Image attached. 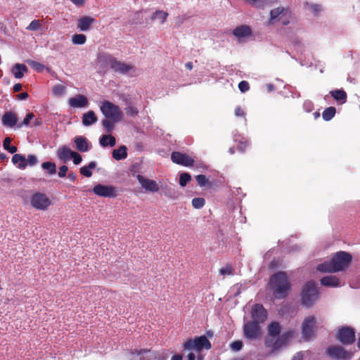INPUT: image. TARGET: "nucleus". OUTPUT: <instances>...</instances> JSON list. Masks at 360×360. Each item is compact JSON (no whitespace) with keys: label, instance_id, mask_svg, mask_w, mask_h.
Instances as JSON below:
<instances>
[{"label":"nucleus","instance_id":"412c9836","mask_svg":"<svg viewBox=\"0 0 360 360\" xmlns=\"http://www.w3.org/2000/svg\"><path fill=\"white\" fill-rule=\"evenodd\" d=\"M321 284L326 287H337L340 285V281L336 276H323L320 280Z\"/></svg>","mask_w":360,"mask_h":360},{"label":"nucleus","instance_id":"79ce46f5","mask_svg":"<svg viewBox=\"0 0 360 360\" xmlns=\"http://www.w3.org/2000/svg\"><path fill=\"white\" fill-rule=\"evenodd\" d=\"M195 179L200 186H210L211 183L208 181L206 176L204 174H199L195 176Z\"/></svg>","mask_w":360,"mask_h":360},{"label":"nucleus","instance_id":"2eb2a0df","mask_svg":"<svg viewBox=\"0 0 360 360\" xmlns=\"http://www.w3.org/2000/svg\"><path fill=\"white\" fill-rule=\"evenodd\" d=\"M251 315L254 321L263 323L267 318V311L262 304H255L252 308Z\"/></svg>","mask_w":360,"mask_h":360},{"label":"nucleus","instance_id":"e433bc0d","mask_svg":"<svg viewBox=\"0 0 360 360\" xmlns=\"http://www.w3.org/2000/svg\"><path fill=\"white\" fill-rule=\"evenodd\" d=\"M11 142V139L9 137H6L4 141L3 146L5 150L13 154L17 151L18 148L15 146H11V145H10Z\"/></svg>","mask_w":360,"mask_h":360},{"label":"nucleus","instance_id":"4d7b16f0","mask_svg":"<svg viewBox=\"0 0 360 360\" xmlns=\"http://www.w3.org/2000/svg\"><path fill=\"white\" fill-rule=\"evenodd\" d=\"M68 170V168L66 165H63L59 167L58 176L61 178L65 177L66 176V173Z\"/></svg>","mask_w":360,"mask_h":360},{"label":"nucleus","instance_id":"a19ab883","mask_svg":"<svg viewBox=\"0 0 360 360\" xmlns=\"http://www.w3.org/2000/svg\"><path fill=\"white\" fill-rule=\"evenodd\" d=\"M52 91L55 96H63L65 92V86L62 84H57L53 87Z\"/></svg>","mask_w":360,"mask_h":360},{"label":"nucleus","instance_id":"3c124183","mask_svg":"<svg viewBox=\"0 0 360 360\" xmlns=\"http://www.w3.org/2000/svg\"><path fill=\"white\" fill-rule=\"evenodd\" d=\"M238 88L241 92L244 93L249 90V89H250L249 83L246 81H241L238 84Z\"/></svg>","mask_w":360,"mask_h":360},{"label":"nucleus","instance_id":"f8f14e48","mask_svg":"<svg viewBox=\"0 0 360 360\" xmlns=\"http://www.w3.org/2000/svg\"><path fill=\"white\" fill-rule=\"evenodd\" d=\"M259 323L257 321H248L244 325V336L248 339H256L261 335Z\"/></svg>","mask_w":360,"mask_h":360},{"label":"nucleus","instance_id":"052dcab7","mask_svg":"<svg viewBox=\"0 0 360 360\" xmlns=\"http://www.w3.org/2000/svg\"><path fill=\"white\" fill-rule=\"evenodd\" d=\"M29 95L27 92H22L17 95L18 100H25L28 98Z\"/></svg>","mask_w":360,"mask_h":360},{"label":"nucleus","instance_id":"39448f33","mask_svg":"<svg viewBox=\"0 0 360 360\" xmlns=\"http://www.w3.org/2000/svg\"><path fill=\"white\" fill-rule=\"evenodd\" d=\"M100 108L106 118L110 119L114 122H119L122 117V112L119 106L108 101H103Z\"/></svg>","mask_w":360,"mask_h":360},{"label":"nucleus","instance_id":"c9c22d12","mask_svg":"<svg viewBox=\"0 0 360 360\" xmlns=\"http://www.w3.org/2000/svg\"><path fill=\"white\" fill-rule=\"evenodd\" d=\"M86 41V37L83 34H75L72 37V41L74 44H84Z\"/></svg>","mask_w":360,"mask_h":360},{"label":"nucleus","instance_id":"4c0bfd02","mask_svg":"<svg viewBox=\"0 0 360 360\" xmlns=\"http://www.w3.org/2000/svg\"><path fill=\"white\" fill-rule=\"evenodd\" d=\"M41 167L44 169L49 171V174H53L56 172V164L51 162H44L41 165Z\"/></svg>","mask_w":360,"mask_h":360},{"label":"nucleus","instance_id":"dca6fc26","mask_svg":"<svg viewBox=\"0 0 360 360\" xmlns=\"http://www.w3.org/2000/svg\"><path fill=\"white\" fill-rule=\"evenodd\" d=\"M95 21L96 20L93 17L82 16L77 20V29L82 32L88 31Z\"/></svg>","mask_w":360,"mask_h":360},{"label":"nucleus","instance_id":"4be33fe9","mask_svg":"<svg viewBox=\"0 0 360 360\" xmlns=\"http://www.w3.org/2000/svg\"><path fill=\"white\" fill-rule=\"evenodd\" d=\"M331 96L340 104L347 102V95L343 89H335L330 91Z\"/></svg>","mask_w":360,"mask_h":360},{"label":"nucleus","instance_id":"72a5a7b5","mask_svg":"<svg viewBox=\"0 0 360 360\" xmlns=\"http://www.w3.org/2000/svg\"><path fill=\"white\" fill-rule=\"evenodd\" d=\"M284 8L282 7H278L271 10L270 12L271 18L269 19V24H273L274 20L276 19L281 14H282Z\"/></svg>","mask_w":360,"mask_h":360},{"label":"nucleus","instance_id":"c756f323","mask_svg":"<svg viewBox=\"0 0 360 360\" xmlns=\"http://www.w3.org/2000/svg\"><path fill=\"white\" fill-rule=\"evenodd\" d=\"M281 332V326L278 322H272L268 326V333L272 337H276Z\"/></svg>","mask_w":360,"mask_h":360},{"label":"nucleus","instance_id":"a878e982","mask_svg":"<svg viewBox=\"0 0 360 360\" xmlns=\"http://www.w3.org/2000/svg\"><path fill=\"white\" fill-rule=\"evenodd\" d=\"M127 157V148L125 146H121L117 149L112 151V158L116 160H124Z\"/></svg>","mask_w":360,"mask_h":360},{"label":"nucleus","instance_id":"c85d7f7f","mask_svg":"<svg viewBox=\"0 0 360 360\" xmlns=\"http://www.w3.org/2000/svg\"><path fill=\"white\" fill-rule=\"evenodd\" d=\"M116 143V139L115 138L109 134V135H103L102 137L100 139V144L103 146L106 147L108 146H110V147H113Z\"/></svg>","mask_w":360,"mask_h":360},{"label":"nucleus","instance_id":"f3484780","mask_svg":"<svg viewBox=\"0 0 360 360\" xmlns=\"http://www.w3.org/2000/svg\"><path fill=\"white\" fill-rule=\"evenodd\" d=\"M1 122L5 127L12 128L16 125L18 122V117L15 112L12 111H7L3 115Z\"/></svg>","mask_w":360,"mask_h":360},{"label":"nucleus","instance_id":"6e6d98bb","mask_svg":"<svg viewBox=\"0 0 360 360\" xmlns=\"http://www.w3.org/2000/svg\"><path fill=\"white\" fill-rule=\"evenodd\" d=\"M274 338L275 337H272L271 338H266L265 340V346L268 348H270L271 350L273 349V347L274 345V342L276 340V339Z\"/></svg>","mask_w":360,"mask_h":360},{"label":"nucleus","instance_id":"09e8293b","mask_svg":"<svg viewBox=\"0 0 360 360\" xmlns=\"http://www.w3.org/2000/svg\"><path fill=\"white\" fill-rule=\"evenodd\" d=\"M124 110L126 114L130 117H135L139 113L138 109L134 106H128Z\"/></svg>","mask_w":360,"mask_h":360},{"label":"nucleus","instance_id":"5701e85b","mask_svg":"<svg viewBox=\"0 0 360 360\" xmlns=\"http://www.w3.org/2000/svg\"><path fill=\"white\" fill-rule=\"evenodd\" d=\"M72 153L73 151H72L68 146H64L58 149L57 156L60 160L65 162L71 158Z\"/></svg>","mask_w":360,"mask_h":360},{"label":"nucleus","instance_id":"ea45409f","mask_svg":"<svg viewBox=\"0 0 360 360\" xmlns=\"http://www.w3.org/2000/svg\"><path fill=\"white\" fill-rule=\"evenodd\" d=\"M191 180V176L188 173H182L179 176V184L181 186L184 187Z\"/></svg>","mask_w":360,"mask_h":360},{"label":"nucleus","instance_id":"680f3d73","mask_svg":"<svg viewBox=\"0 0 360 360\" xmlns=\"http://www.w3.org/2000/svg\"><path fill=\"white\" fill-rule=\"evenodd\" d=\"M70 1L77 6H82L85 4V0H70Z\"/></svg>","mask_w":360,"mask_h":360},{"label":"nucleus","instance_id":"a211bd4d","mask_svg":"<svg viewBox=\"0 0 360 360\" xmlns=\"http://www.w3.org/2000/svg\"><path fill=\"white\" fill-rule=\"evenodd\" d=\"M70 105L72 108H83L87 105V98L82 94H77L75 97H72L68 101Z\"/></svg>","mask_w":360,"mask_h":360},{"label":"nucleus","instance_id":"49530a36","mask_svg":"<svg viewBox=\"0 0 360 360\" xmlns=\"http://www.w3.org/2000/svg\"><path fill=\"white\" fill-rule=\"evenodd\" d=\"M41 23L38 20H32L30 24L26 27L27 30L37 31L40 28Z\"/></svg>","mask_w":360,"mask_h":360},{"label":"nucleus","instance_id":"ddd939ff","mask_svg":"<svg viewBox=\"0 0 360 360\" xmlns=\"http://www.w3.org/2000/svg\"><path fill=\"white\" fill-rule=\"evenodd\" d=\"M94 193L101 197L115 198L117 196L116 188L113 186L97 184L93 188Z\"/></svg>","mask_w":360,"mask_h":360},{"label":"nucleus","instance_id":"9b49d317","mask_svg":"<svg viewBox=\"0 0 360 360\" xmlns=\"http://www.w3.org/2000/svg\"><path fill=\"white\" fill-rule=\"evenodd\" d=\"M172 161L177 165H182L184 167L193 166L195 160L193 158L188 155L186 153H183L178 151H174L171 154Z\"/></svg>","mask_w":360,"mask_h":360},{"label":"nucleus","instance_id":"cd10ccee","mask_svg":"<svg viewBox=\"0 0 360 360\" xmlns=\"http://www.w3.org/2000/svg\"><path fill=\"white\" fill-rule=\"evenodd\" d=\"M248 3L251 4L252 6L257 8H264L266 6H271L276 0H245Z\"/></svg>","mask_w":360,"mask_h":360},{"label":"nucleus","instance_id":"5fc2aeb1","mask_svg":"<svg viewBox=\"0 0 360 360\" xmlns=\"http://www.w3.org/2000/svg\"><path fill=\"white\" fill-rule=\"evenodd\" d=\"M294 333H295V331L291 330H288L286 333L282 334L281 335H280V337H283L284 338H283V340L287 343L288 342L289 339L293 336Z\"/></svg>","mask_w":360,"mask_h":360},{"label":"nucleus","instance_id":"c03bdc74","mask_svg":"<svg viewBox=\"0 0 360 360\" xmlns=\"http://www.w3.org/2000/svg\"><path fill=\"white\" fill-rule=\"evenodd\" d=\"M205 200L202 198H195L192 200V205L195 209H200L204 206Z\"/></svg>","mask_w":360,"mask_h":360},{"label":"nucleus","instance_id":"bb28decb","mask_svg":"<svg viewBox=\"0 0 360 360\" xmlns=\"http://www.w3.org/2000/svg\"><path fill=\"white\" fill-rule=\"evenodd\" d=\"M27 70V68L24 64H15L13 68V73L15 78L20 79L24 76L25 72Z\"/></svg>","mask_w":360,"mask_h":360},{"label":"nucleus","instance_id":"6ab92c4d","mask_svg":"<svg viewBox=\"0 0 360 360\" xmlns=\"http://www.w3.org/2000/svg\"><path fill=\"white\" fill-rule=\"evenodd\" d=\"M76 149L82 153L87 152L90 149V146L86 137L77 136L74 139Z\"/></svg>","mask_w":360,"mask_h":360},{"label":"nucleus","instance_id":"20e7f679","mask_svg":"<svg viewBox=\"0 0 360 360\" xmlns=\"http://www.w3.org/2000/svg\"><path fill=\"white\" fill-rule=\"evenodd\" d=\"M98 59L100 61L108 64L115 72L121 74H126L134 68L131 65L117 60V58L109 54L101 55Z\"/></svg>","mask_w":360,"mask_h":360},{"label":"nucleus","instance_id":"4468645a","mask_svg":"<svg viewBox=\"0 0 360 360\" xmlns=\"http://www.w3.org/2000/svg\"><path fill=\"white\" fill-rule=\"evenodd\" d=\"M136 179L146 191L153 193L159 191L160 187L155 181L148 179L141 174H137Z\"/></svg>","mask_w":360,"mask_h":360},{"label":"nucleus","instance_id":"a18cd8bd","mask_svg":"<svg viewBox=\"0 0 360 360\" xmlns=\"http://www.w3.org/2000/svg\"><path fill=\"white\" fill-rule=\"evenodd\" d=\"M34 117V115L32 112L27 113L25 117L24 118L22 122L20 123L18 125V128H21L22 125L28 126L30 123V121L33 119Z\"/></svg>","mask_w":360,"mask_h":360},{"label":"nucleus","instance_id":"7c9ffc66","mask_svg":"<svg viewBox=\"0 0 360 360\" xmlns=\"http://www.w3.org/2000/svg\"><path fill=\"white\" fill-rule=\"evenodd\" d=\"M336 109L335 107L330 106L326 108L322 112V117L325 121H330L335 115Z\"/></svg>","mask_w":360,"mask_h":360},{"label":"nucleus","instance_id":"58836bf2","mask_svg":"<svg viewBox=\"0 0 360 360\" xmlns=\"http://www.w3.org/2000/svg\"><path fill=\"white\" fill-rule=\"evenodd\" d=\"M234 272V269L233 268L231 264H226L224 267H222L219 270V274L222 276H230L233 275Z\"/></svg>","mask_w":360,"mask_h":360},{"label":"nucleus","instance_id":"13d9d810","mask_svg":"<svg viewBox=\"0 0 360 360\" xmlns=\"http://www.w3.org/2000/svg\"><path fill=\"white\" fill-rule=\"evenodd\" d=\"M248 146V143L247 141H240V143H238V145L237 146V149L238 150H240V152H244Z\"/></svg>","mask_w":360,"mask_h":360},{"label":"nucleus","instance_id":"864d4df0","mask_svg":"<svg viewBox=\"0 0 360 360\" xmlns=\"http://www.w3.org/2000/svg\"><path fill=\"white\" fill-rule=\"evenodd\" d=\"M71 158H72L75 165H79L82 160V156L78 153L75 151H73L71 155Z\"/></svg>","mask_w":360,"mask_h":360},{"label":"nucleus","instance_id":"7ed1b4c3","mask_svg":"<svg viewBox=\"0 0 360 360\" xmlns=\"http://www.w3.org/2000/svg\"><path fill=\"white\" fill-rule=\"evenodd\" d=\"M319 297L316 284L313 281H308L302 291V303L307 307H311Z\"/></svg>","mask_w":360,"mask_h":360},{"label":"nucleus","instance_id":"338daca9","mask_svg":"<svg viewBox=\"0 0 360 360\" xmlns=\"http://www.w3.org/2000/svg\"><path fill=\"white\" fill-rule=\"evenodd\" d=\"M77 178V174L74 172H71V173H69L68 174V179L71 181H75V179Z\"/></svg>","mask_w":360,"mask_h":360},{"label":"nucleus","instance_id":"1a4fd4ad","mask_svg":"<svg viewBox=\"0 0 360 360\" xmlns=\"http://www.w3.org/2000/svg\"><path fill=\"white\" fill-rule=\"evenodd\" d=\"M326 354L336 360H349L352 357V353L346 351L339 345L330 346L326 349Z\"/></svg>","mask_w":360,"mask_h":360},{"label":"nucleus","instance_id":"9d476101","mask_svg":"<svg viewBox=\"0 0 360 360\" xmlns=\"http://www.w3.org/2000/svg\"><path fill=\"white\" fill-rule=\"evenodd\" d=\"M336 338L343 345H352L355 342V331L349 326H342L339 328Z\"/></svg>","mask_w":360,"mask_h":360},{"label":"nucleus","instance_id":"b1692460","mask_svg":"<svg viewBox=\"0 0 360 360\" xmlns=\"http://www.w3.org/2000/svg\"><path fill=\"white\" fill-rule=\"evenodd\" d=\"M11 161L20 169H25L27 167L26 158L22 154H15L12 157Z\"/></svg>","mask_w":360,"mask_h":360},{"label":"nucleus","instance_id":"f257e3e1","mask_svg":"<svg viewBox=\"0 0 360 360\" xmlns=\"http://www.w3.org/2000/svg\"><path fill=\"white\" fill-rule=\"evenodd\" d=\"M352 259V255L346 252H338L330 261L320 264L317 270L321 272H338L346 269Z\"/></svg>","mask_w":360,"mask_h":360},{"label":"nucleus","instance_id":"69168bd1","mask_svg":"<svg viewBox=\"0 0 360 360\" xmlns=\"http://www.w3.org/2000/svg\"><path fill=\"white\" fill-rule=\"evenodd\" d=\"M13 91L14 92H18L20 91L21 89H22V84H20V83H18V84H15L14 86H13Z\"/></svg>","mask_w":360,"mask_h":360},{"label":"nucleus","instance_id":"f03ea898","mask_svg":"<svg viewBox=\"0 0 360 360\" xmlns=\"http://www.w3.org/2000/svg\"><path fill=\"white\" fill-rule=\"evenodd\" d=\"M269 285L276 299L286 297L291 288V284L284 271H278L272 275L269 279Z\"/></svg>","mask_w":360,"mask_h":360},{"label":"nucleus","instance_id":"774afa93","mask_svg":"<svg viewBox=\"0 0 360 360\" xmlns=\"http://www.w3.org/2000/svg\"><path fill=\"white\" fill-rule=\"evenodd\" d=\"M171 360H182V356L180 354H175L172 357Z\"/></svg>","mask_w":360,"mask_h":360},{"label":"nucleus","instance_id":"393cba45","mask_svg":"<svg viewBox=\"0 0 360 360\" xmlns=\"http://www.w3.org/2000/svg\"><path fill=\"white\" fill-rule=\"evenodd\" d=\"M98 120L95 112L93 110H89L82 115V124L84 126H90L96 122Z\"/></svg>","mask_w":360,"mask_h":360},{"label":"nucleus","instance_id":"bf43d9fd","mask_svg":"<svg viewBox=\"0 0 360 360\" xmlns=\"http://www.w3.org/2000/svg\"><path fill=\"white\" fill-rule=\"evenodd\" d=\"M234 114L236 117H245V112L243 111V110L238 106L235 109V111H234Z\"/></svg>","mask_w":360,"mask_h":360},{"label":"nucleus","instance_id":"de8ad7c7","mask_svg":"<svg viewBox=\"0 0 360 360\" xmlns=\"http://www.w3.org/2000/svg\"><path fill=\"white\" fill-rule=\"evenodd\" d=\"M243 346V343L241 340L233 341L231 343L230 347L233 351L238 352L240 351Z\"/></svg>","mask_w":360,"mask_h":360},{"label":"nucleus","instance_id":"0e129e2a","mask_svg":"<svg viewBox=\"0 0 360 360\" xmlns=\"http://www.w3.org/2000/svg\"><path fill=\"white\" fill-rule=\"evenodd\" d=\"M303 359V354L302 352H297L291 360H302Z\"/></svg>","mask_w":360,"mask_h":360},{"label":"nucleus","instance_id":"603ef678","mask_svg":"<svg viewBox=\"0 0 360 360\" xmlns=\"http://www.w3.org/2000/svg\"><path fill=\"white\" fill-rule=\"evenodd\" d=\"M26 160L27 166H34L37 163V158L34 155H29Z\"/></svg>","mask_w":360,"mask_h":360},{"label":"nucleus","instance_id":"8fccbe9b","mask_svg":"<svg viewBox=\"0 0 360 360\" xmlns=\"http://www.w3.org/2000/svg\"><path fill=\"white\" fill-rule=\"evenodd\" d=\"M29 64L34 70L39 72H42L45 68L43 64L36 61H31Z\"/></svg>","mask_w":360,"mask_h":360},{"label":"nucleus","instance_id":"f704fd0d","mask_svg":"<svg viewBox=\"0 0 360 360\" xmlns=\"http://www.w3.org/2000/svg\"><path fill=\"white\" fill-rule=\"evenodd\" d=\"M115 122L112 121L110 119L105 118L102 120V125L108 133L111 132L114 129V124Z\"/></svg>","mask_w":360,"mask_h":360},{"label":"nucleus","instance_id":"6e6552de","mask_svg":"<svg viewBox=\"0 0 360 360\" xmlns=\"http://www.w3.org/2000/svg\"><path fill=\"white\" fill-rule=\"evenodd\" d=\"M30 203L37 210H46L51 205V201L46 194L37 192L31 197Z\"/></svg>","mask_w":360,"mask_h":360},{"label":"nucleus","instance_id":"2f4dec72","mask_svg":"<svg viewBox=\"0 0 360 360\" xmlns=\"http://www.w3.org/2000/svg\"><path fill=\"white\" fill-rule=\"evenodd\" d=\"M96 167V162H91L87 167H82L80 168V173L86 177H91L92 176V172L91 169Z\"/></svg>","mask_w":360,"mask_h":360},{"label":"nucleus","instance_id":"37998d69","mask_svg":"<svg viewBox=\"0 0 360 360\" xmlns=\"http://www.w3.org/2000/svg\"><path fill=\"white\" fill-rule=\"evenodd\" d=\"M283 337H278L275 342L271 352L278 350L283 345H285L286 342L283 340Z\"/></svg>","mask_w":360,"mask_h":360},{"label":"nucleus","instance_id":"0eeeda50","mask_svg":"<svg viewBox=\"0 0 360 360\" xmlns=\"http://www.w3.org/2000/svg\"><path fill=\"white\" fill-rule=\"evenodd\" d=\"M316 318L314 316H307L302 324V335L304 341H309L316 335Z\"/></svg>","mask_w":360,"mask_h":360},{"label":"nucleus","instance_id":"473e14b6","mask_svg":"<svg viewBox=\"0 0 360 360\" xmlns=\"http://www.w3.org/2000/svg\"><path fill=\"white\" fill-rule=\"evenodd\" d=\"M168 16V13L163 11H156L153 15L151 16V20H154L155 19H158L160 20L161 23H164Z\"/></svg>","mask_w":360,"mask_h":360},{"label":"nucleus","instance_id":"423d86ee","mask_svg":"<svg viewBox=\"0 0 360 360\" xmlns=\"http://www.w3.org/2000/svg\"><path fill=\"white\" fill-rule=\"evenodd\" d=\"M212 345L208 339L205 335L196 337L194 339H188L184 344V349L185 350L195 349L200 352L202 349H210Z\"/></svg>","mask_w":360,"mask_h":360},{"label":"nucleus","instance_id":"e2e57ef3","mask_svg":"<svg viewBox=\"0 0 360 360\" xmlns=\"http://www.w3.org/2000/svg\"><path fill=\"white\" fill-rule=\"evenodd\" d=\"M311 9L313 11V12L318 13L321 10V7L318 4H313L311 6Z\"/></svg>","mask_w":360,"mask_h":360},{"label":"nucleus","instance_id":"aec40b11","mask_svg":"<svg viewBox=\"0 0 360 360\" xmlns=\"http://www.w3.org/2000/svg\"><path fill=\"white\" fill-rule=\"evenodd\" d=\"M233 34L237 38H243L252 34V30L248 25H240L233 30Z\"/></svg>","mask_w":360,"mask_h":360}]
</instances>
